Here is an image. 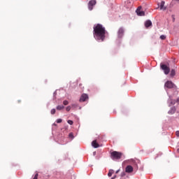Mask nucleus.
I'll use <instances>...</instances> for the list:
<instances>
[{"mask_svg":"<svg viewBox=\"0 0 179 179\" xmlns=\"http://www.w3.org/2000/svg\"><path fill=\"white\" fill-rule=\"evenodd\" d=\"M69 138H71V139H73V133H70V134H69Z\"/></svg>","mask_w":179,"mask_h":179,"instance_id":"aec40b11","label":"nucleus"},{"mask_svg":"<svg viewBox=\"0 0 179 179\" xmlns=\"http://www.w3.org/2000/svg\"><path fill=\"white\" fill-rule=\"evenodd\" d=\"M165 87H167L168 89H173V87H174V83H173V82L171 81H167L165 83Z\"/></svg>","mask_w":179,"mask_h":179,"instance_id":"423d86ee","label":"nucleus"},{"mask_svg":"<svg viewBox=\"0 0 179 179\" xmlns=\"http://www.w3.org/2000/svg\"><path fill=\"white\" fill-rule=\"evenodd\" d=\"M67 122H68V124H69L70 125H73V121H72V120H68Z\"/></svg>","mask_w":179,"mask_h":179,"instance_id":"412c9836","label":"nucleus"},{"mask_svg":"<svg viewBox=\"0 0 179 179\" xmlns=\"http://www.w3.org/2000/svg\"><path fill=\"white\" fill-rule=\"evenodd\" d=\"M125 175V173H123V174H122V176H124Z\"/></svg>","mask_w":179,"mask_h":179,"instance_id":"473e14b6","label":"nucleus"},{"mask_svg":"<svg viewBox=\"0 0 179 179\" xmlns=\"http://www.w3.org/2000/svg\"><path fill=\"white\" fill-rule=\"evenodd\" d=\"M125 171L126 173H132L134 171V168L132 167V166L129 165L126 167Z\"/></svg>","mask_w":179,"mask_h":179,"instance_id":"1a4fd4ad","label":"nucleus"},{"mask_svg":"<svg viewBox=\"0 0 179 179\" xmlns=\"http://www.w3.org/2000/svg\"><path fill=\"white\" fill-rule=\"evenodd\" d=\"M141 9H142V7L139 6V7H138V8L136 10L138 16H145V13L143 11L141 10Z\"/></svg>","mask_w":179,"mask_h":179,"instance_id":"39448f33","label":"nucleus"},{"mask_svg":"<svg viewBox=\"0 0 179 179\" xmlns=\"http://www.w3.org/2000/svg\"><path fill=\"white\" fill-rule=\"evenodd\" d=\"M160 38L161 40H166V35H161Z\"/></svg>","mask_w":179,"mask_h":179,"instance_id":"f3484780","label":"nucleus"},{"mask_svg":"<svg viewBox=\"0 0 179 179\" xmlns=\"http://www.w3.org/2000/svg\"><path fill=\"white\" fill-rule=\"evenodd\" d=\"M117 178V176H115L114 177L111 178V179H115Z\"/></svg>","mask_w":179,"mask_h":179,"instance_id":"cd10ccee","label":"nucleus"},{"mask_svg":"<svg viewBox=\"0 0 179 179\" xmlns=\"http://www.w3.org/2000/svg\"><path fill=\"white\" fill-rule=\"evenodd\" d=\"M89 100V96L86 94H83L80 98V101H86Z\"/></svg>","mask_w":179,"mask_h":179,"instance_id":"6e6552de","label":"nucleus"},{"mask_svg":"<svg viewBox=\"0 0 179 179\" xmlns=\"http://www.w3.org/2000/svg\"><path fill=\"white\" fill-rule=\"evenodd\" d=\"M57 110H64V106H57Z\"/></svg>","mask_w":179,"mask_h":179,"instance_id":"dca6fc26","label":"nucleus"},{"mask_svg":"<svg viewBox=\"0 0 179 179\" xmlns=\"http://www.w3.org/2000/svg\"><path fill=\"white\" fill-rule=\"evenodd\" d=\"M57 124H61V122H62V119H57Z\"/></svg>","mask_w":179,"mask_h":179,"instance_id":"4be33fe9","label":"nucleus"},{"mask_svg":"<svg viewBox=\"0 0 179 179\" xmlns=\"http://www.w3.org/2000/svg\"><path fill=\"white\" fill-rule=\"evenodd\" d=\"M50 113H51V114H52V115L55 114V113H56L55 108L52 109L51 111H50Z\"/></svg>","mask_w":179,"mask_h":179,"instance_id":"6ab92c4d","label":"nucleus"},{"mask_svg":"<svg viewBox=\"0 0 179 179\" xmlns=\"http://www.w3.org/2000/svg\"><path fill=\"white\" fill-rule=\"evenodd\" d=\"M72 107H76V105L73 104V105H72Z\"/></svg>","mask_w":179,"mask_h":179,"instance_id":"c756f323","label":"nucleus"},{"mask_svg":"<svg viewBox=\"0 0 179 179\" xmlns=\"http://www.w3.org/2000/svg\"><path fill=\"white\" fill-rule=\"evenodd\" d=\"M145 27L148 29V27H150L152 26V21L150 20H147L145 23Z\"/></svg>","mask_w":179,"mask_h":179,"instance_id":"f8f14e48","label":"nucleus"},{"mask_svg":"<svg viewBox=\"0 0 179 179\" xmlns=\"http://www.w3.org/2000/svg\"><path fill=\"white\" fill-rule=\"evenodd\" d=\"M92 146L95 148H100V145L97 143L96 140H94L92 142Z\"/></svg>","mask_w":179,"mask_h":179,"instance_id":"9d476101","label":"nucleus"},{"mask_svg":"<svg viewBox=\"0 0 179 179\" xmlns=\"http://www.w3.org/2000/svg\"><path fill=\"white\" fill-rule=\"evenodd\" d=\"M96 0L90 1L88 3V9L90 10H93V7L94 6V5H96Z\"/></svg>","mask_w":179,"mask_h":179,"instance_id":"20e7f679","label":"nucleus"},{"mask_svg":"<svg viewBox=\"0 0 179 179\" xmlns=\"http://www.w3.org/2000/svg\"><path fill=\"white\" fill-rule=\"evenodd\" d=\"M106 27H104L101 24H96L94 26V38L97 41H104L106 40Z\"/></svg>","mask_w":179,"mask_h":179,"instance_id":"f257e3e1","label":"nucleus"},{"mask_svg":"<svg viewBox=\"0 0 179 179\" xmlns=\"http://www.w3.org/2000/svg\"><path fill=\"white\" fill-rule=\"evenodd\" d=\"M170 102L172 105L176 104V100H171Z\"/></svg>","mask_w":179,"mask_h":179,"instance_id":"5701e85b","label":"nucleus"},{"mask_svg":"<svg viewBox=\"0 0 179 179\" xmlns=\"http://www.w3.org/2000/svg\"><path fill=\"white\" fill-rule=\"evenodd\" d=\"M171 76H176V70L172 69L171 71Z\"/></svg>","mask_w":179,"mask_h":179,"instance_id":"2eb2a0df","label":"nucleus"},{"mask_svg":"<svg viewBox=\"0 0 179 179\" xmlns=\"http://www.w3.org/2000/svg\"><path fill=\"white\" fill-rule=\"evenodd\" d=\"M113 174H114V170H113V169L109 170V172L108 173V177H111V176H113Z\"/></svg>","mask_w":179,"mask_h":179,"instance_id":"4468645a","label":"nucleus"},{"mask_svg":"<svg viewBox=\"0 0 179 179\" xmlns=\"http://www.w3.org/2000/svg\"><path fill=\"white\" fill-rule=\"evenodd\" d=\"M176 136H179V131H176Z\"/></svg>","mask_w":179,"mask_h":179,"instance_id":"a878e982","label":"nucleus"},{"mask_svg":"<svg viewBox=\"0 0 179 179\" xmlns=\"http://www.w3.org/2000/svg\"><path fill=\"white\" fill-rule=\"evenodd\" d=\"M124 28L120 27L117 31V36L119 38H122V36H124Z\"/></svg>","mask_w":179,"mask_h":179,"instance_id":"0eeeda50","label":"nucleus"},{"mask_svg":"<svg viewBox=\"0 0 179 179\" xmlns=\"http://www.w3.org/2000/svg\"><path fill=\"white\" fill-rule=\"evenodd\" d=\"M164 1H162L159 6L160 10H166V8L164 6Z\"/></svg>","mask_w":179,"mask_h":179,"instance_id":"9b49d317","label":"nucleus"},{"mask_svg":"<svg viewBox=\"0 0 179 179\" xmlns=\"http://www.w3.org/2000/svg\"><path fill=\"white\" fill-rule=\"evenodd\" d=\"M177 1H179V0H177Z\"/></svg>","mask_w":179,"mask_h":179,"instance_id":"72a5a7b5","label":"nucleus"},{"mask_svg":"<svg viewBox=\"0 0 179 179\" xmlns=\"http://www.w3.org/2000/svg\"><path fill=\"white\" fill-rule=\"evenodd\" d=\"M38 178V173H36L33 179H37Z\"/></svg>","mask_w":179,"mask_h":179,"instance_id":"393cba45","label":"nucleus"},{"mask_svg":"<svg viewBox=\"0 0 179 179\" xmlns=\"http://www.w3.org/2000/svg\"><path fill=\"white\" fill-rule=\"evenodd\" d=\"M176 107H172L171 110L169 111V114H174L176 111Z\"/></svg>","mask_w":179,"mask_h":179,"instance_id":"ddd939ff","label":"nucleus"},{"mask_svg":"<svg viewBox=\"0 0 179 179\" xmlns=\"http://www.w3.org/2000/svg\"><path fill=\"white\" fill-rule=\"evenodd\" d=\"M118 173H120V170H117V171H116V174H118Z\"/></svg>","mask_w":179,"mask_h":179,"instance_id":"c85d7f7f","label":"nucleus"},{"mask_svg":"<svg viewBox=\"0 0 179 179\" xmlns=\"http://www.w3.org/2000/svg\"><path fill=\"white\" fill-rule=\"evenodd\" d=\"M177 152L179 153V148L177 149Z\"/></svg>","mask_w":179,"mask_h":179,"instance_id":"2f4dec72","label":"nucleus"},{"mask_svg":"<svg viewBox=\"0 0 179 179\" xmlns=\"http://www.w3.org/2000/svg\"><path fill=\"white\" fill-rule=\"evenodd\" d=\"M63 104H64V106H68V104H69V102L66 100V101H63Z\"/></svg>","mask_w":179,"mask_h":179,"instance_id":"a211bd4d","label":"nucleus"},{"mask_svg":"<svg viewBox=\"0 0 179 179\" xmlns=\"http://www.w3.org/2000/svg\"><path fill=\"white\" fill-rule=\"evenodd\" d=\"M161 69H163L165 75H169L170 73V68L166 64H161Z\"/></svg>","mask_w":179,"mask_h":179,"instance_id":"7ed1b4c3","label":"nucleus"},{"mask_svg":"<svg viewBox=\"0 0 179 179\" xmlns=\"http://www.w3.org/2000/svg\"><path fill=\"white\" fill-rule=\"evenodd\" d=\"M176 103H178L179 104V98L177 99Z\"/></svg>","mask_w":179,"mask_h":179,"instance_id":"bb28decb","label":"nucleus"},{"mask_svg":"<svg viewBox=\"0 0 179 179\" xmlns=\"http://www.w3.org/2000/svg\"><path fill=\"white\" fill-rule=\"evenodd\" d=\"M110 157L113 160H120L122 157V153L117 151H113L110 153Z\"/></svg>","mask_w":179,"mask_h":179,"instance_id":"f03ea898","label":"nucleus"},{"mask_svg":"<svg viewBox=\"0 0 179 179\" xmlns=\"http://www.w3.org/2000/svg\"><path fill=\"white\" fill-rule=\"evenodd\" d=\"M53 125H55V127H57V124L54 123Z\"/></svg>","mask_w":179,"mask_h":179,"instance_id":"7c9ffc66","label":"nucleus"},{"mask_svg":"<svg viewBox=\"0 0 179 179\" xmlns=\"http://www.w3.org/2000/svg\"><path fill=\"white\" fill-rule=\"evenodd\" d=\"M66 111H71V106H67L66 108Z\"/></svg>","mask_w":179,"mask_h":179,"instance_id":"b1692460","label":"nucleus"}]
</instances>
